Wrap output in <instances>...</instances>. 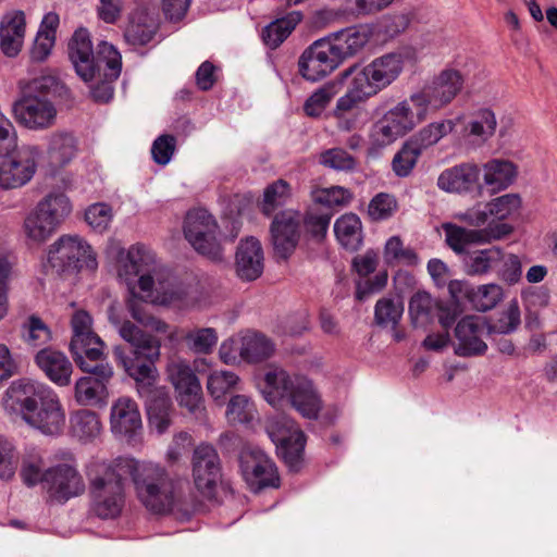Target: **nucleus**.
<instances>
[{
	"instance_id": "nucleus-1",
	"label": "nucleus",
	"mask_w": 557,
	"mask_h": 557,
	"mask_svg": "<svg viewBox=\"0 0 557 557\" xmlns=\"http://www.w3.org/2000/svg\"><path fill=\"white\" fill-rule=\"evenodd\" d=\"M119 276L127 285L138 277L143 297L152 304L176 308H185L191 304L188 288L168 269L158 264L154 253L144 246L135 245L129 248L119 268Z\"/></svg>"
},
{
	"instance_id": "nucleus-2",
	"label": "nucleus",
	"mask_w": 557,
	"mask_h": 557,
	"mask_svg": "<svg viewBox=\"0 0 557 557\" xmlns=\"http://www.w3.org/2000/svg\"><path fill=\"white\" fill-rule=\"evenodd\" d=\"M3 408L17 413L26 424L47 436H58L65 428V410L57 393L45 383L20 379L7 389Z\"/></svg>"
},
{
	"instance_id": "nucleus-3",
	"label": "nucleus",
	"mask_w": 557,
	"mask_h": 557,
	"mask_svg": "<svg viewBox=\"0 0 557 557\" xmlns=\"http://www.w3.org/2000/svg\"><path fill=\"white\" fill-rule=\"evenodd\" d=\"M69 57L76 74L84 82L100 79L91 89L94 100L103 103L110 101L113 97L112 83L121 74L120 52L107 41H100L95 52L89 32L78 28L69 42Z\"/></svg>"
},
{
	"instance_id": "nucleus-4",
	"label": "nucleus",
	"mask_w": 557,
	"mask_h": 557,
	"mask_svg": "<svg viewBox=\"0 0 557 557\" xmlns=\"http://www.w3.org/2000/svg\"><path fill=\"white\" fill-rule=\"evenodd\" d=\"M109 319L116 327L119 335L133 347L132 356H128L122 346H115L113 348L115 360L136 381L139 393L147 392L158 376L154 363L160 359L161 342L131 321L121 322L112 312Z\"/></svg>"
},
{
	"instance_id": "nucleus-5",
	"label": "nucleus",
	"mask_w": 557,
	"mask_h": 557,
	"mask_svg": "<svg viewBox=\"0 0 557 557\" xmlns=\"http://www.w3.org/2000/svg\"><path fill=\"white\" fill-rule=\"evenodd\" d=\"M260 391L272 407H292L307 419H317L322 409V400L313 383L306 376L289 373L283 368L268 369Z\"/></svg>"
},
{
	"instance_id": "nucleus-6",
	"label": "nucleus",
	"mask_w": 557,
	"mask_h": 557,
	"mask_svg": "<svg viewBox=\"0 0 557 557\" xmlns=\"http://www.w3.org/2000/svg\"><path fill=\"white\" fill-rule=\"evenodd\" d=\"M87 478L92 487H159L169 482L168 471L151 461L119 457L111 462L92 461L87 467Z\"/></svg>"
},
{
	"instance_id": "nucleus-7",
	"label": "nucleus",
	"mask_w": 557,
	"mask_h": 557,
	"mask_svg": "<svg viewBox=\"0 0 557 557\" xmlns=\"http://www.w3.org/2000/svg\"><path fill=\"white\" fill-rule=\"evenodd\" d=\"M238 234L239 227L233 225L231 235L222 236L216 220L205 209L189 211L185 218V238L198 253L213 261L223 259V242H233Z\"/></svg>"
},
{
	"instance_id": "nucleus-8",
	"label": "nucleus",
	"mask_w": 557,
	"mask_h": 557,
	"mask_svg": "<svg viewBox=\"0 0 557 557\" xmlns=\"http://www.w3.org/2000/svg\"><path fill=\"white\" fill-rule=\"evenodd\" d=\"M97 267L96 253L90 245L76 235H64L54 242L44 264L46 273L59 276H72L83 268L94 271Z\"/></svg>"
},
{
	"instance_id": "nucleus-9",
	"label": "nucleus",
	"mask_w": 557,
	"mask_h": 557,
	"mask_svg": "<svg viewBox=\"0 0 557 557\" xmlns=\"http://www.w3.org/2000/svg\"><path fill=\"white\" fill-rule=\"evenodd\" d=\"M70 213L69 198L62 193H51L25 218L24 233L30 242L41 244L52 236Z\"/></svg>"
},
{
	"instance_id": "nucleus-10",
	"label": "nucleus",
	"mask_w": 557,
	"mask_h": 557,
	"mask_svg": "<svg viewBox=\"0 0 557 557\" xmlns=\"http://www.w3.org/2000/svg\"><path fill=\"white\" fill-rule=\"evenodd\" d=\"M40 156V150L34 145L16 144L5 157V160L0 165V186L9 188H17L27 184L34 176L37 168V160Z\"/></svg>"
},
{
	"instance_id": "nucleus-11",
	"label": "nucleus",
	"mask_w": 557,
	"mask_h": 557,
	"mask_svg": "<svg viewBox=\"0 0 557 557\" xmlns=\"http://www.w3.org/2000/svg\"><path fill=\"white\" fill-rule=\"evenodd\" d=\"M463 76L454 69L442 71L430 85L411 95V101L424 107L425 111L440 110L449 104L463 88Z\"/></svg>"
},
{
	"instance_id": "nucleus-12",
	"label": "nucleus",
	"mask_w": 557,
	"mask_h": 557,
	"mask_svg": "<svg viewBox=\"0 0 557 557\" xmlns=\"http://www.w3.org/2000/svg\"><path fill=\"white\" fill-rule=\"evenodd\" d=\"M238 460L243 479L251 487H280L278 469L262 449L245 446Z\"/></svg>"
},
{
	"instance_id": "nucleus-13",
	"label": "nucleus",
	"mask_w": 557,
	"mask_h": 557,
	"mask_svg": "<svg viewBox=\"0 0 557 557\" xmlns=\"http://www.w3.org/2000/svg\"><path fill=\"white\" fill-rule=\"evenodd\" d=\"M404 60L401 53L391 52L374 59L371 63L358 69L352 65L342 73V78H347L352 73H356L364 84L371 87V90L376 95L380 90L392 84L401 73Z\"/></svg>"
},
{
	"instance_id": "nucleus-14",
	"label": "nucleus",
	"mask_w": 557,
	"mask_h": 557,
	"mask_svg": "<svg viewBox=\"0 0 557 557\" xmlns=\"http://www.w3.org/2000/svg\"><path fill=\"white\" fill-rule=\"evenodd\" d=\"M110 430L120 441L137 445L141 441L143 422L135 400L123 396L117 398L110 409Z\"/></svg>"
},
{
	"instance_id": "nucleus-15",
	"label": "nucleus",
	"mask_w": 557,
	"mask_h": 557,
	"mask_svg": "<svg viewBox=\"0 0 557 557\" xmlns=\"http://www.w3.org/2000/svg\"><path fill=\"white\" fill-rule=\"evenodd\" d=\"M445 240L456 253H463L469 245L488 244L509 235L512 231L507 223H490L482 230L466 228L453 223L443 224Z\"/></svg>"
},
{
	"instance_id": "nucleus-16",
	"label": "nucleus",
	"mask_w": 557,
	"mask_h": 557,
	"mask_svg": "<svg viewBox=\"0 0 557 557\" xmlns=\"http://www.w3.org/2000/svg\"><path fill=\"white\" fill-rule=\"evenodd\" d=\"M16 121L28 129L51 127L57 119V109L52 101L45 97L27 94L12 106Z\"/></svg>"
},
{
	"instance_id": "nucleus-17",
	"label": "nucleus",
	"mask_w": 557,
	"mask_h": 557,
	"mask_svg": "<svg viewBox=\"0 0 557 557\" xmlns=\"http://www.w3.org/2000/svg\"><path fill=\"white\" fill-rule=\"evenodd\" d=\"M273 441L277 443L281 455L292 471H298L304 463L306 436L292 420H285L282 425L273 421L269 425Z\"/></svg>"
},
{
	"instance_id": "nucleus-18",
	"label": "nucleus",
	"mask_w": 557,
	"mask_h": 557,
	"mask_svg": "<svg viewBox=\"0 0 557 557\" xmlns=\"http://www.w3.org/2000/svg\"><path fill=\"white\" fill-rule=\"evenodd\" d=\"M302 218L294 210H284L275 214L270 234L275 255L287 259L296 249L300 238Z\"/></svg>"
},
{
	"instance_id": "nucleus-19",
	"label": "nucleus",
	"mask_w": 557,
	"mask_h": 557,
	"mask_svg": "<svg viewBox=\"0 0 557 557\" xmlns=\"http://www.w3.org/2000/svg\"><path fill=\"white\" fill-rule=\"evenodd\" d=\"M191 466L195 487H218L227 484L223 479L221 459L212 445L200 443L196 446Z\"/></svg>"
},
{
	"instance_id": "nucleus-20",
	"label": "nucleus",
	"mask_w": 557,
	"mask_h": 557,
	"mask_svg": "<svg viewBox=\"0 0 557 557\" xmlns=\"http://www.w3.org/2000/svg\"><path fill=\"white\" fill-rule=\"evenodd\" d=\"M339 65L324 39L315 40L298 60L299 73L310 82H317L332 73Z\"/></svg>"
},
{
	"instance_id": "nucleus-21",
	"label": "nucleus",
	"mask_w": 557,
	"mask_h": 557,
	"mask_svg": "<svg viewBox=\"0 0 557 557\" xmlns=\"http://www.w3.org/2000/svg\"><path fill=\"white\" fill-rule=\"evenodd\" d=\"M71 326L73 336L70 349L72 354H86L91 359L97 358L101 354L104 343L92 331L90 314L83 309L75 311L71 319Z\"/></svg>"
},
{
	"instance_id": "nucleus-22",
	"label": "nucleus",
	"mask_w": 557,
	"mask_h": 557,
	"mask_svg": "<svg viewBox=\"0 0 557 557\" xmlns=\"http://www.w3.org/2000/svg\"><path fill=\"white\" fill-rule=\"evenodd\" d=\"M158 24L151 9L143 0H135L126 25L124 37L133 46H144L154 36Z\"/></svg>"
},
{
	"instance_id": "nucleus-23",
	"label": "nucleus",
	"mask_w": 557,
	"mask_h": 557,
	"mask_svg": "<svg viewBox=\"0 0 557 557\" xmlns=\"http://www.w3.org/2000/svg\"><path fill=\"white\" fill-rule=\"evenodd\" d=\"M341 64L344 60L360 52L370 39V32L362 26H351L323 38Z\"/></svg>"
},
{
	"instance_id": "nucleus-24",
	"label": "nucleus",
	"mask_w": 557,
	"mask_h": 557,
	"mask_svg": "<svg viewBox=\"0 0 557 557\" xmlns=\"http://www.w3.org/2000/svg\"><path fill=\"white\" fill-rule=\"evenodd\" d=\"M479 177V166L465 162L444 170L437 177V187L446 193L466 194L473 190Z\"/></svg>"
},
{
	"instance_id": "nucleus-25",
	"label": "nucleus",
	"mask_w": 557,
	"mask_h": 557,
	"mask_svg": "<svg viewBox=\"0 0 557 557\" xmlns=\"http://www.w3.org/2000/svg\"><path fill=\"white\" fill-rule=\"evenodd\" d=\"M482 325L480 319L468 315L461 319L455 329L458 341L455 352L461 357H471L485 354L487 345L481 339Z\"/></svg>"
},
{
	"instance_id": "nucleus-26",
	"label": "nucleus",
	"mask_w": 557,
	"mask_h": 557,
	"mask_svg": "<svg viewBox=\"0 0 557 557\" xmlns=\"http://www.w3.org/2000/svg\"><path fill=\"white\" fill-rule=\"evenodd\" d=\"M237 275L244 281H255L263 272V251L258 239L242 240L235 256Z\"/></svg>"
},
{
	"instance_id": "nucleus-27",
	"label": "nucleus",
	"mask_w": 557,
	"mask_h": 557,
	"mask_svg": "<svg viewBox=\"0 0 557 557\" xmlns=\"http://www.w3.org/2000/svg\"><path fill=\"white\" fill-rule=\"evenodd\" d=\"M26 21L21 10L5 13L0 21V48L10 58L17 55L23 47Z\"/></svg>"
},
{
	"instance_id": "nucleus-28",
	"label": "nucleus",
	"mask_w": 557,
	"mask_h": 557,
	"mask_svg": "<svg viewBox=\"0 0 557 557\" xmlns=\"http://www.w3.org/2000/svg\"><path fill=\"white\" fill-rule=\"evenodd\" d=\"M35 359L37 366L54 384L59 386H67L70 384L73 367L63 352L45 348L37 352Z\"/></svg>"
},
{
	"instance_id": "nucleus-29",
	"label": "nucleus",
	"mask_w": 557,
	"mask_h": 557,
	"mask_svg": "<svg viewBox=\"0 0 557 557\" xmlns=\"http://www.w3.org/2000/svg\"><path fill=\"white\" fill-rule=\"evenodd\" d=\"M50 466L45 460L44 453L35 447L27 449L21 460L20 478L27 486H48Z\"/></svg>"
},
{
	"instance_id": "nucleus-30",
	"label": "nucleus",
	"mask_w": 557,
	"mask_h": 557,
	"mask_svg": "<svg viewBox=\"0 0 557 557\" xmlns=\"http://www.w3.org/2000/svg\"><path fill=\"white\" fill-rule=\"evenodd\" d=\"M426 115L424 107L411 101V97L397 103L384 114L386 121L396 127L403 136L425 120Z\"/></svg>"
},
{
	"instance_id": "nucleus-31",
	"label": "nucleus",
	"mask_w": 557,
	"mask_h": 557,
	"mask_svg": "<svg viewBox=\"0 0 557 557\" xmlns=\"http://www.w3.org/2000/svg\"><path fill=\"white\" fill-rule=\"evenodd\" d=\"M76 140L66 132H55L49 136L47 157L53 169L65 166L76 154Z\"/></svg>"
},
{
	"instance_id": "nucleus-32",
	"label": "nucleus",
	"mask_w": 557,
	"mask_h": 557,
	"mask_svg": "<svg viewBox=\"0 0 557 557\" xmlns=\"http://www.w3.org/2000/svg\"><path fill=\"white\" fill-rule=\"evenodd\" d=\"M497 126L495 113L487 108H482L471 113L465 125L463 135L473 138L476 144H484L494 136Z\"/></svg>"
},
{
	"instance_id": "nucleus-33",
	"label": "nucleus",
	"mask_w": 557,
	"mask_h": 557,
	"mask_svg": "<svg viewBox=\"0 0 557 557\" xmlns=\"http://www.w3.org/2000/svg\"><path fill=\"white\" fill-rule=\"evenodd\" d=\"M483 170L484 184L490 187L493 193L506 189L513 183L517 176L515 164L502 159H493L486 162Z\"/></svg>"
},
{
	"instance_id": "nucleus-34",
	"label": "nucleus",
	"mask_w": 557,
	"mask_h": 557,
	"mask_svg": "<svg viewBox=\"0 0 557 557\" xmlns=\"http://www.w3.org/2000/svg\"><path fill=\"white\" fill-rule=\"evenodd\" d=\"M72 435L83 443H89L100 436L102 423L99 416L90 410L82 409L70 418Z\"/></svg>"
},
{
	"instance_id": "nucleus-35",
	"label": "nucleus",
	"mask_w": 557,
	"mask_h": 557,
	"mask_svg": "<svg viewBox=\"0 0 557 557\" xmlns=\"http://www.w3.org/2000/svg\"><path fill=\"white\" fill-rule=\"evenodd\" d=\"M334 232L339 244L348 250L355 251L362 244V225L357 214L346 213L338 218Z\"/></svg>"
},
{
	"instance_id": "nucleus-36",
	"label": "nucleus",
	"mask_w": 557,
	"mask_h": 557,
	"mask_svg": "<svg viewBox=\"0 0 557 557\" xmlns=\"http://www.w3.org/2000/svg\"><path fill=\"white\" fill-rule=\"evenodd\" d=\"M301 18L302 14L299 11H292L270 23L262 30L264 44L271 49H276L292 34Z\"/></svg>"
},
{
	"instance_id": "nucleus-37",
	"label": "nucleus",
	"mask_w": 557,
	"mask_h": 557,
	"mask_svg": "<svg viewBox=\"0 0 557 557\" xmlns=\"http://www.w3.org/2000/svg\"><path fill=\"white\" fill-rule=\"evenodd\" d=\"M348 86L345 95H343L336 102L334 115L339 117L344 113L356 109L361 103L366 102L370 97L374 96L368 84H364L356 73Z\"/></svg>"
},
{
	"instance_id": "nucleus-38",
	"label": "nucleus",
	"mask_w": 557,
	"mask_h": 557,
	"mask_svg": "<svg viewBox=\"0 0 557 557\" xmlns=\"http://www.w3.org/2000/svg\"><path fill=\"white\" fill-rule=\"evenodd\" d=\"M502 259L503 252L497 247L475 250L465 258V272L472 276L484 275L492 271Z\"/></svg>"
},
{
	"instance_id": "nucleus-39",
	"label": "nucleus",
	"mask_w": 557,
	"mask_h": 557,
	"mask_svg": "<svg viewBox=\"0 0 557 557\" xmlns=\"http://www.w3.org/2000/svg\"><path fill=\"white\" fill-rule=\"evenodd\" d=\"M47 487H81L84 480L75 459L70 456L65 461L50 466Z\"/></svg>"
},
{
	"instance_id": "nucleus-40",
	"label": "nucleus",
	"mask_w": 557,
	"mask_h": 557,
	"mask_svg": "<svg viewBox=\"0 0 557 557\" xmlns=\"http://www.w3.org/2000/svg\"><path fill=\"white\" fill-rule=\"evenodd\" d=\"M274 345L264 335L249 333L240 338V359L247 362H260L272 356Z\"/></svg>"
},
{
	"instance_id": "nucleus-41",
	"label": "nucleus",
	"mask_w": 557,
	"mask_h": 557,
	"mask_svg": "<svg viewBox=\"0 0 557 557\" xmlns=\"http://www.w3.org/2000/svg\"><path fill=\"white\" fill-rule=\"evenodd\" d=\"M123 507V495L116 490H94L92 510L102 519L115 518Z\"/></svg>"
},
{
	"instance_id": "nucleus-42",
	"label": "nucleus",
	"mask_w": 557,
	"mask_h": 557,
	"mask_svg": "<svg viewBox=\"0 0 557 557\" xmlns=\"http://www.w3.org/2000/svg\"><path fill=\"white\" fill-rule=\"evenodd\" d=\"M502 286L495 283L484 284L472 289H466V298L478 311H487L497 306L503 299Z\"/></svg>"
},
{
	"instance_id": "nucleus-43",
	"label": "nucleus",
	"mask_w": 557,
	"mask_h": 557,
	"mask_svg": "<svg viewBox=\"0 0 557 557\" xmlns=\"http://www.w3.org/2000/svg\"><path fill=\"white\" fill-rule=\"evenodd\" d=\"M438 301L426 292H417L409 301V314L414 326H424L433 319Z\"/></svg>"
},
{
	"instance_id": "nucleus-44",
	"label": "nucleus",
	"mask_w": 557,
	"mask_h": 557,
	"mask_svg": "<svg viewBox=\"0 0 557 557\" xmlns=\"http://www.w3.org/2000/svg\"><path fill=\"white\" fill-rule=\"evenodd\" d=\"M108 387L94 379L81 377L75 384V399L83 406H96L104 403Z\"/></svg>"
},
{
	"instance_id": "nucleus-45",
	"label": "nucleus",
	"mask_w": 557,
	"mask_h": 557,
	"mask_svg": "<svg viewBox=\"0 0 557 557\" xmlns=\"http://www.w3.org/2000/svg\"><path fill=\"white\" fill-rule=\"evenodd\" d=\"M73 357L81 370L89 374L86 377L94 379L106 386L108 385L113 376V369L108 362L102 360L103 348H101V354L95 359L87 357L86 354H75Z\"/></svg>"
},
{
	"instance_id": "nucleus-46",
	"label": "nucleus",
	"mask_w": 557,
	"mask_h": 557,
	"mask_svg": "<svg viewBox=\"0 0 557 557\" xmlns=\"http://www.w3.org/2000/svg\"><path fill=\"white\" fill-rule=\"evenodd\" d=\"M147 411L150 428L156 430L159 434L164 433L172 422V404L170 398L160 395L150 399Z\"/></svg>"
},
{
	"instance_id": "nucleus-47",
	"label": "nucleus",
	"mask_w": 557,
	"mask_h": 557,
	"mask_svg": "<svg viewBox=\"0 0 557 557\" xmlns=\"http://www.w3.org/2000/svg\"><path fill=\"white\" fill-rule=\"evenodd\" d=\"M330 82L314 91L305 102L304 110L309 116H320L325 110L332 98L338 94L342 87V81Z\"/></svg>"
},
{
	"instance_id": "nucleus-48",
	"label": "nucleus",
	"mask_w": 557,
	"mask_h": 557,
	"mask_svg": "<svg viewBox=\"0 0 557 557\" xmlns=\"http://www.w3.org/2000/svg\"><path fill=\"white\" fill-rule=\"evenodd\" d=\"M166 373L175 391H184L199 385V380L186 360L174 358L166 367Z\"/></svg>"
},
{
	"instance_id": "nucleus-49",
	"label": "nucleus",
	"mask_w": 557,
	"mask_h": 557,
	"mask_svg": "<svg viewBox=\"0 0 557 557\" xmlns=\"http://www.w3.org/2000/svg\"><path fill=\"white\" fill-rule=\"evenodd\" d=\"M256 407L246 395H234L227 403L225 417L231 424L249 423L256 416Z\"/></svg>"
},
{
	"instance_id": "nucleus-50",
	"label": "nucleus",
	"mask_w": 557,
	"mask_h": 557,
	"mask_svg": "<svg viewBox=\"0 0 557 557\" xmlns=\"http://www.w3.org/2000/svg\"><path fill=\"white\" fill-rule=\"evenodd\" d=\"M421 153L416 143H411L410 140L406 141L392 160V170L395 175L398 177L409 176Z\"/></svg>"
},
{
	"instance_id": "nucleus-51",
	"label": "nucleus",
	"mask_w": 557,
	"mask_h": 557,
	"mask_svg": "<svg viewBox=\"0 0 557 557\" xmlns=\"http://www.w3.org/2000/svg\"><path fill=\"white\" fill-rule=\"evenodd\" d=\"M239 377L227 370L211 371L207 379V391L215 399H222L227 393L236 388Z\"/></svg>"
},
{
	"instance_id": "nucleus-52",
	"label": "nucleus",
	"mask_w": 557,
	"mask_h": 557,
	"mask_svg": "<svg viewBox=\"0 0 557 557\" xmlns=\"http://www.w3.org/2000/svg\"><path fill=\"white\" fill-rule=\"evenodd\" d=\"M143 505L156 513H164L172 509L174 495L172 490H137Z\"/></svg>"
},
{
	"instance_id": "nucleus-53",
	"label": "nucleus",
	"mask_w": 557,
	"mask_h": 557,
	"mask_svg": "<svg viewBox=\"0 0 557 557\" xmlns=\"http://www.w3.org/2000/svg\"><path fill=\"white\" fill-rule=\"evenodd\" d=\"M127 308L132 318L140 325L159 334H166L170 332V325L157 317L148 313L146 307L133 296L127 301Z\"/></svg>"
},
{
	"instance_id": "nucleus-54",
	"label": "nucleus",
	"mask_w": 557,
	"mask_h": 557,
	"mask_svg": "<svg viewBox=\"0 0 557 557\" xmlns=\"http://www.w3.org/2000/svg\"><path fill=\"white\" fill-rule=\"evenodd\" d=\"M455 122L451 120L431 123L423 127L412 139L420 148V151L436 144L442 137L454 129Z\"/></svg>"
},
{
	"instance_id": "nucleus-55",
	"label": "nucleus",
	"mask_w": 557,
	"mask_h": 557,
	"mask_svg": "<svg viewBox=\"0 0 557 557\" xmlns=\"http://www.w3.org/2000/svg\"><path fill=\"white\" fill-rule=\"evenodd\" d=\"M185 342L194 352L209 354L218 343V334L212 327L196 329L185 335Z\"/></svg>"
},
{
	"instance_id": "nucleus-56",
	"label": "nucleus",
	"mask_w": 557,
	"mask_h": 557,
	"mask_svg": "<svg viewBox=\"0 0 557 557\" xmlns=\"http://www.w3.org/2000/svg\"><path fill=\"white\" fill-rule=\"evenodd\" d=\"M404 312L400 301L391 298H382L375 305L374 318L379 325L396 326Z\"/></svg>"
},
{
	"instance_id": "nucleus-57",
	"label": "nucleus",
	"mask_w": 557,
	"mask_h": 557,
	"mask_svg": "<svg viewBox=\"0 0 557 557\" xmlns=\"http://www.w3.org/2000/svg\"><path fill=\"white\" fill-rule=\"evenodd\" d=\"M290 195L289 185L284 180H277L269 185L263 193L262 212L270 215L276 207L283 205Z\"/></svg>"
},
{
	"instance_id": "nucleus-58",
	"label": "nucleus",
	"mask_w": 557,
	"mask_h": 557,
	"mask_svg": "<svg viewBox=\"0 0 557 557\" xmlns=\"http://www.w3.org/2000/svg\"><path fill=\"white\" fill-rule=\"evenodd\" d=\"M333 213L330 210L311 209L301 223L306 231L318 240L325 237Z\"/></svg>"
},
{
	"instance_id": "nucleus-59",
	"label": "nucleus",
	"mask_w": 557,
	"mask_h": 557,
	"mask_svg": "<svg viewBox=\"0 0 557 557\" xmlns=\"http://www.w3.org/2000/svg\"><path fill=\"white\" fill-rule=\"evenodd\" d=\"M320 163L336 171H352L357 165L356 158L343 148H332L320 154Z\"/></svg>"
},
{
	"instance_id": "nucleus-60",
	"label": "nucleus",
	"mask_w": 557,
	"mask_h": 557,
	"mask_svg": "<svg viewBox=\"0 0 557 557\" xmlns=\"http://www.w3.org/2000/svg\"><path fill=\"white\" fill-rule=\"evenodd\" d=\"M521 322L520 309L516 300L508 304L499 318L490 326L491 333L509 334L517 330Z\"/></svg>"
},
{
	"instance_id": "nucleus-61",
	"label": "nucleus",
	"mask_w": 557,
	"mask_h": 557,
	"mask_svg": "<svg viewBox=\"0 0 557 557\" xmlns=\"http://www.w3.org/2000/svg\"><path fill=\"white\" fill-rule=\"evenodd\" d=\"M113 218L112 208L103 202L89 206L85 212V220L96 232L102 233L108 230Z\"/></svg>"
},
{
	"instance_id": "nucleus-62",
	"label": "nucleus",
	"mask_w": 557,
	"mask_h": 557,
	"mask_svg": "<svg viewBox=\"0 0 557 557\" xmlns=\"http://www.w3.org/2000/svg\"><path fill=\"white\" fill-rule=\"evenodd\" d=\"M520 205L521 200L518 195L507 194L493 199L491 202H487L486 208H488V213L492 215V218L497 220H505L513 212H516Z\"/></svg>"
},
{
	"instance_id": "nucleus-63",
	"label": "nucleus",
	"mask_w": 557,
	"mask_h": 557,
	"mask_svg": "<svg viewBox=\"0 0 557 557\" xmlns=\"http://www.w3.org/2000/svg\"><path fill=\"white\" fill-rule=\"evenodd\" d=\"M397 210V200L389 194L381 193L369 203L368 212L372 220H386Z\"/></svg>"
},
{
	"instance_id": "nucleus-64",
	"label": "nucleus",
	"mask_w": 557,
	"mask_h": 557,
	"mask_svg": "<svg viewBox=\"0 0 557 557\" xmlns=\"http://www.w3.org/2000/svg\"><path fill=\"white\" fill-rule=\"evenodd\" d=\"M15 471V447L10 441L0 436V480L9 482L14 478Z\"/></svg>"
}]
</instances>
